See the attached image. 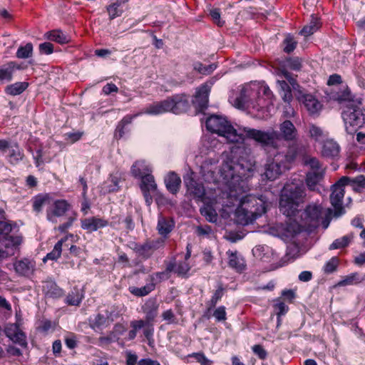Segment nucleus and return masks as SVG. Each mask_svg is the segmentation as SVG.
<instances>
[{
  "mask_svg": "<svg viewBox=\"0 0 365 365\" xmlns=\"http://www.w3.org/2000/svg\"><path fill=\"white\" fill-rule=\"evenodd\" d=\"M46 38L56 41L60 44H65L70 41V37L60 30H53L45 34Z\"/></svg>",
  "mask_w": 365,
  "mask_h": 365,
  "instance_id": "2f4dec72",
  "label": "nucleus"
},
{
  "mask_svg": "<svg viewBox=\"0 0 365 365\" xmlns=\"http://www.w3.org/2000/svg\"><path fill=\"white\" fill-rule=\"evenodd\" d=\"M160 242L158 240H147L144 243H134L133 250L143 259L151 257L153 252L160 247Z\"/></svg>",
  "mask_w": 365,
  "mask_h": 365,
  "instance_id": "2eb2a0df",
  "label": "nucleus"
},
{
  "mask_svg": "<svg viewBox=\"0 0 365 365\" xmlns=\"http://www.w3.org/2000/svg\"><path fill=\"white\" fill-rule=\"evenodd\" d=\"M11 230L12 227L11 224L6 222L0 221V241L8 236Z\"/></svg>",
  "mask_w": 365,
  "mask_h": 365,
  "instance_id": "13d9d810",
  "label": "nucleus"
},
{
  "mask_svg": "<svg viewBox=\"0 0 365 365\" xmlns=\"http://www.w3.org/2000/svg\"><path fill=\"white\" fill-rule=\"evenodd\" d=\"M159 304L155 298L148 299L142 307V310L145 314V319L148 324L153 322L158 315Z\"/></svg>",
  "mask_w": 365,
  "mask_h": 365,
  "instance_id": "6ab92c4d",
  "label": "nucleus"
},
{
  "mask_svg": "<svg viewBox=\"0 0 365 365\" xmlns=\"http://www.w3.org/2000/svg\"><path fill=\"white\" fill-rule=\"evenodd\" d=\"M331 213L330 208L324 210L321 205L313 203L306 207L303 220L310 228H316L322 224L326 229L329 225Z\"/></svg>",
  "mask_w": 365,
  "mask_h": 365,
  "instance_id": "7ed1b4c3",
  "label": "nucleus"
},
{
  "mask_svg": "<svg viewBox=\"0 0 365 365\" xmlns=\"http://www.w3.org/2000/svg\"><path fill=\"white\" fill-rule=\"evenodd\" d=\"M187 195L197 201H202L205 195V189L202 182L196 181L192 177L185 179Z\"/></svg>",
  "mask_w": 365,
  "mask_h": 365,
  "instance_id": "4468645a",
  "label": "nucleus"
},
{
  "mask_svg": "<svg viewBox=\"0 0 365 365\" xmlns=\"http://www.w3.org/2000/svg\"><path fill=\"white\" fill-rule=\"evenodd\" d=\"M274 308L277 315L278 319H279L281 316L284 315L288 311V307L282 302H279V303L274 304Z\"/></svg>",
  "mask_w": 365,
  "mask_h": 365,
  "instance_id": "e2e57ef3",
  "label": "nucleus"
},
{
  "mask_svg": "<svg viewBox=\"0 0 365 365\" xmlns=\"http://www.w3.org/2000/svg\"><path fill=\"white\" fill-rule=\"evenodd\" d=\"M230 170L232 171L230 177L233 178L235 175L241 178H249L255 168V163L253 160H246L241 158L237 163H234L232 165L228 166Z\"/></svg>",
  "mask_w": 365,
  "mask_h": 365,
  "instance_id": "9d476101",
  "label": "nucleus"
},
{
  "mask_svg": "<svg viewBox=\"0 0 365 365\" xmlns=\"http://www.w3.org/2000/svg\"><path fill=\"white\" fill-rule=\"evenodd\" d=\"M201 365H211L212 362L202 353H194L192 355Z\"/></svg>",
  "mask_w": 365,
  "mask_h": 365,
  "instance_id": "774afa93",
  "label": "nucleus"
},
{
  "mask_svg": "<svg viewBox=\"0 0 365 365\" xmlns=\"http://www.w3.org/2000/svg\"><path fill=\"white\" fill-rule=\"evenodd\" d=\"M170 103V111L179 114L185 112L190 107L188 97L185 94H177L168 98Z\"/></svg>",
  "mask_w": 365,
  "mask_h": 365,
  "instance_id": "a211bd4d",
  "label": "nucleus"
},
{
  "mask_svg": "<svg viewBox=\"0 0 365 365\" xmlns=\"http://www.w3.org/2000/svg\"><path fill=\"white\" fill-rule=\"evenodd\" d=\"M16 273L22 276H29L35 269V262L29 259L24 258L16 261L14 264Z\"/></svg>",
  "mask_w": 365,
  "mask_h": 365,
  "instance_id": "aec40b11",
  "label": "nucleus"
},
{
  "mask_svg": "<svg viewBox=\"0 0 365 365\" xmlns=\"http://www.w3.org/2000/svg\"><path fill=\"white\" fill-rule=\"evenodd\" d=\"M210 14L212 17V21L218 26H222L224 24V21L220 19V9L215 8L212 9L210 11Z\"/></svg>",
  "mask_w": 365,
  "mask_h": 365,
  "instance_id": "680f3d73",
  "label": "nucleus"
},
{
  "mask_svg": "<svg viewBox=\"0 0 365 365\" xmlns=\"http://www.w3.org/2000/svg\"><path fill=\"white\" fill-rule=\"evenodd\" d=\"M215 68L216 66L215 64L204 66L202 63L197 62L194 65V69L203 75H208L211 73Z\"/></svg>",
  "mask_w": 365,
  "mask_h": 365,
  "instance_id": "5fc2aeb1",
  "label": "nucleus"
},
{
  "mask_svg": "<svg viewBox=\"0 0 365 365\" xmlns=\"http://www.w3.org/2000/svg\"><path fill=\"white\" fill-rule=\"evenodd\" d=\"M138 114L135 115H125L118 124L115 135L119 134V137L121 138L124 134V128L125 125L132 123L134 118H135Z\"/></svg>",
  "mask_w": 365,
  "mask_h": 365,
  "instance_id": "37998d69",
  "label": "nucleus"
},
{
  "mask_svg": "<svg viewBox=\"0 0 365 365\" xmlns=\"http://www.w3.org/2000/svg\"><path fill=\"white\" fill-rule=\"evenodd\" d=\"M252 351L260 359H265L267 356V351L260 344L252 346Z\"/></svg>",
  "mask_w": 365,
  "mask_h": 365,
  "instance_id": "0e129e2a",
  "label": "nucleus"
},
{
  "mask_svg": "<svg viewBox=\"0 0 365 365\" xmlns=\"http://www.w3.org/2000/svg\"><path fill=\"white\" fill-rule=\"evenodd\" d=\"M349 180L350 178L344 176L331 187L330 202L334 208V216L336 217H339L344 212L343 207L344 187L349 184Z\"/></svg>",
  "mask_w": 365,
  "mask_h": 365,
  "instance_id": "20e7f679",
  "label": "nucleus"
},
{
  "mask_svg": "<svg viewBox=\"0 0 365 365\" xmlns=\"http://www.w3.org/2000/svg\"><path fill=\"white\" fill-rule=\"evenodd\" d=\"M71 205L66 200H55L51 207L46 210L47 219L56 222V217H61L70 209Z\"/></svg>",
  "mask_w": 365,
  "mask_h": 365,
  "instance_id": "ddd939ff",
  "label": "nucleus"
},
{
  "mask_svg": "<svg viewBox=\"0 0 365 365\" xmlns=\"http://www.w3.org/2000/svg\"><path fill=\"white\" fill-rule=\"evenodd\" d=\"M281 196L302 203L306 196L304 186L303 184L294 182L287 183L282 189Z\"/></svg>",
  "mask_w": 365,
  "mask_h": 365,
  "instance_id": "9b49d317",
  "label": "nucleus"
},
{
  "mask_svg": "<svg viewBox=\"0 0 365 365\" xmlns=\"http://www.w3.org/2000/svg\"><path fill=\"white\" fill-rule=\"evenodd\" d=\"M263 175L269 180H274L278 178L288 167L281 159L279 154H276L273 158H269L264 165Z\"/></svg>",
  "mask_w": 365,
  "mask_h": 365,
  "instance_id": "6e6552de",
  "label": "nucleus"
},
{
  "mask_svg": "<svg viewBox=\"0 0 365 365\" xmlns=\"http://www.w3.org/2000/svg\"><path fill=\"white\" fill-rule=\"evenodd\" d=\"M51 198L48 194H39L32 199L33 210L36 212L42 210L43 205L51 204Z\"/></svg>",
  "mask_w": 365,
  "mask_h": 365,
  "instance_id": "c756f323",
  "label": "nucleus"
},
{
  "mask_svg": "<svg viewBox=\"0 0 365 365\" xmlns=\"http://www.w3.org/2000/svg\"><path fill=\"white\" fill-rule=\"evenodd\" d=\"M22 242V238L20 236H12L9 235L5 238H3L0 242L6 248H10L19 246Z\"/></svg>",
  "mask_w": 365,
  "mask_h": 365,
  "instance_id": "79ce46f5",
  "label": "nucleus"
},
{
  "mask_svg": "<svg viewBox=\"0 0 365 365\" xmlns=\"http://www.w3.org/2000/svg\"><path fill=\"white\" fill-rule=\"evenodd\" d=\"M303 160L304 164L309 167V171H319L320 170H325L317 158L305 155Z\"/></svg>",
  "mask_w": 365,
  "mask_h": 365,
  "instance_id": "ea45409f",
  "label": "nucleus"
},
{
  "mask_svg": "<svg viewBox=\"0 0 365 365\" xmlns=\"http://www.w3.org/2000/svg\"><path fill=\"white\" fill-rule=\"evenodd\" d=\"M148 170H149L148 167L145 165L144 161H136L132 165L130 172L134 177L142 178V176L144 175H143V173Z\"/></svg>",
  "mask_w": 365,
  "mask_h": 365,
  "instance_id": "a19ab883",
  "label": "nucleus"
},
{
  "mask_svg": "<svg viewBox=\"0 0 365 365\" xmlns=\"http://www.w3.org/2000/svg\"><path fill=\"white\" fill-rule=\"evenodd\" d=\"M20 67L16 65L14 61H10L8 63L3 65L0 67V82L10 81L13 77V73L16 69H19Z\"/></svg>",
  "mask_w": 365,
  "mask_h": 365,
  "instance_id": "cd10ccee",
  "label": "nucleus"
},
{
  "mask_svg": "<svg viewBox=\"0 0 365 365\" xmlns=\"http://www.w3.org/2000/svg\"><path fill=\"white\" fill-rule=\"evenodd\" d=\"M308 136L315 142H322L325 140L327 136L323 128L314 123H309L307 126Z\"/></svg>",
  "mask_w": 365,
  "mask_h": 365,
  "instance_id": "b1692460",
  "label": "nucleus"
},
{
  "mask_svg": "<svg viewBox=\"0 0 365 365\" xmlns=\"http://www.w3.org/2000/svg\"><path fill=\"white\" fill-rule=\"evenodd\" d=\"M320 27V20L317 17L312 16L309 24L304 26L301 31V34L304 36H309L316 32Z\"/></svg>",
  "mask_w": 365,
  "mask_h": 365,
  "instance_id": "473e14b6",
  "label": "nucleus"
},
{
  "mask_svg": "<svg viewBox=\"0 0 365 365\" xmlns=\"http://www.w3.org/2000/svg\"><path fill=\"white\" fill-rule=\"evenodd\" d=\"M282 63L276 71L277 75L281 78H284L292 86L293 90L301 88L296 78L287 71V68L294 71H299L302 68V59L298 57L287 58Z\"/></svg>",
  "mask_w": 365,
  "mask_h": 365,
  "instance_id": "39448f33",
  "label": "nucleus"
},
{
  "mask_svg": "<svg viewBox=\"0 0 365 365\" xmlns=\"http://www.w3.org/2000/svg\"><path fill=\"white\" fill-rule=\"evenodd\" d=\"M189 270L190 266L186 261L180 262L176 264V274L178 275H185Z\"/></svg>",
  "mask_w": 365,
  "mask_h": 365,
  "instance_id": "052dcab7",
  "label": "nucleus"
},
{
  "mask_svg": "<svg viewBox=\"0 0 365 365\" xmlns=\"http://www.w3.org/2000/svg\"><path fill=\"white\" fill-rule=\"evenodd\" d=\"M43 290L46 296L50 297H57L61 294V289L53 282H47L46 284L43 286Z\"/></svg>",
  "mask_w": 365,
  "mask_h": 365,
  "instance_id": "c03bdc74",
  "label": "nucleus"
},
{
  "mask_svg": "<svg viewBox=\"0 0 365 365\" xmlns=\"http://www.w3.org/2000/svg\"><path fill=\"white\" fill-rule=\"evenodd\" d=\"M361 280L359 278V275L358 273H352L350 275L346 276L344 279L339 282V286H346L351 285L354 284H358L361 282Z\"/></svg>",
  "mask_w": 365,
  "mask_h": 365,
  "instance_id": "09e8293b",
  "label": "nucleus"
},
{
  "mask_svg": "<svg viewBox=\"0 0 365 365\" xmlns=\"http://www.w3.org/2000/svg\"><path fill=\"white\" fill-rule=\"evenodd\" d=\"M301 203L294 200H290L289 198L280 196L279 209L280 211L287 217L295 215L298 212V207Z\"/></svg>",
  "mask_w": 365,
  "mask_h": 365,
  "instance_id": "412c9836",
  "label": "nucleus"
},
{
  "mask_svg": "<svg viewBox=\"0 0 365 365\" xmlns=\"http://www.w3.org/2000/svg\"><path fill=\"white\" fill-rule=\"evenodd\" d=\"M306 153L307 148L300 140L289 143L285 153H277L289 169L298 158H304Z\"/></svg>",
  "mask_w": 365,
  "mask_h": 365,
  "instance_id": "0eeeda50",
  "label": "nucleus"
},
{
  "mask_svg": "<svg viewBox=\"0 0 365 365\" xmlns=\"http://www.w3.org/2000/svg\"><path fill=\"white\" fill-rule=\"evenodd\" d=\"M340 151L339 144L332 139H327L324 140L321 154L323 157L327 158H334L338 156Z\"/></svg>",
  "mask_w": 365,
  "mask_h": 365,
  "instance_id": "4be33fe9",
  "label": "nucleus"
},
{
  "mask_svg": "<svg viewBox=\"0 0 365 365\" xmlns=\"http://www.w3.org/2000/svg\"><path fill=\"white\" fill-rule=\"evenodd\" d=\"M110 322L108 317L98 314L95 318L90 322V326L93 329H101L109 326Z\"/></svg>",
  "mask_w": 365,
  "mask_h": 365,
  "instance_id": "c9c22d12",
  "label": "nucleus"
},
{
  "mask_svg": "<svg viewBox=\"0 0 365 365\" xmlns=\"http://www.w3.org/2000/svg\"><path fill=\"white\" fill-rule=\"evenodd\" d=\"M335 99L339 102L347 101L349 104L359 103L361 104L360 100L354 101L350 90L347 87H344L341 91L337 92L334 96Z\"/></svg>",
  "mask_w": 365,
  "mask_h": 365,
  "instance_id": "72a5a7b5",
  "label": "nucleus"
},
{
  "mask_svg": "<svg viewBox=\"0 0 365 365\" xmlns=\"http://www.w3.org/2000/svg\"><path fill=\"white\" fill-rule=\"evenodd\" d=\"M33 45L31 43H27L24 46H20L16 51V57L19 58H28L32 56Z\"/></svg>",
  "mask_w": 365,
  "mask_h": 365,
  "instance_id": "a18cd8bd",
  "label": "nucleus"
},
{
  "mask_svg": "<svg viewBox=\"0 0 365 365\" xmlns=\"http://www.w3.org/2000/svg\"><path fill=\"white\" fill-rule=\"evenodd\" d=\"M129 292L136 297H144L150 294L155 289V285L153 283L149 282L148 284L142 287H130Z\"/></svg>",
  "mask_w": 365,
  "mask_h": 365,
  "instance_id": "f704fd0d",
  "label": "nucleus"
},
{
  "mask_svg": "<svg viewBox=\"0 0 365 365\" xmlns=\"http://www.w3.org/2000/svg\"><path fill=\"white\" fill-rule=\"evenodd\" d=\"M339 264V259L337 257L331 258L324 265V272L330 274L335 272Z\"/></svg>",
  "mask_w": 365,
  "mask_h": 365,
  "instance_id": "603ef678",
  "label": "nucleus"
},
{
  "mask_svg": "<svg viewBox=\"0 0 365 365\" xmlns=\"http://www.w3.org/2000/svg\"><path fill=\"white\" fill-rule=\"evenodd\" d=\"M206 128L212 133L225 137L230 143H242L246 138L255 140L261 146L273 145L276 137L275 132L243 127L237 131L223 117L213 115L206 120Z\"/></svg>",
  "mask_w": 365,
  "mask_h": 365,
  "instance_id": "f257e3e1",
  "label": "nucleus"
},
{
  "mask_svg": "<svg viewBox=\"0 0 365 365\" xmlns=\"http://www.w3.org/2000/svg\"><path fill=\"white\" fill-rule=\"evenodd\" d=\"M352 240V236L346 235L341 238L336 239L330 245V250L340 249L346 247Z\"/></svg>",
  "mask_w": 365,
  "mask_h": 365,
  "instance_id": "49530a36",
  "label": "nucleus"
},
{
  "mask_svg": "<svg viewBox=\"0 0 365 365\" xmlns=\"http://www.w3.org/2000/svg\"><path fill=\"white\" fill-rule=\"evenodd\" d=\"M324 176V170L319 171H309L306 176V184L308 188L314 191L317 185L323 180Z\"/></svg>",
  "mask_w": 365,
  "mask_h": 365,
  "instance_id": "393cba45",
  "label": "nucleus"
},
{
  "mask_svg": "<svg viewBox=\"0 0 365 365\" xmlns=\"http://www.w3.org/2000/svg\"><path fill=\"white\" fill-rule=\"evenodd\" d=\"M299 101L302 102L311 114L317 113L322 108L320 102L311 94H305L300 88L294 90Z\"/></svg>",
  "mask_w": 365,
  "mask_h": 365,
  "instance_id": "dca6fc26",
  "label": "nucleus"
},
{
  "mask_svg": "<svg viewBox=\"0 0 365 365\" xmlns=\"http://www.w3.org/2000/svg\"><path fill=\"white\" fill-rule=\"evenodd\" d=\"M213 316L217 321H225L227 319L225 307L221 306L217 308L213 313Z\"/></svg>",
  "mask_w": 365,
  "mask_h": 365,
  "instance_id": "338daca9",
  "label": "nucleus"
},
{
  "mask_svg": "<svg viewBox=\"0 0 365 365\" xmlns=\"http://www.w3.org/2000/svg\"><path fill=\"white\" fill-rule=\"evenodd\" d=\"M174 227V222L170 217L160 215L158 218L157 229L161 235L169 234Z\"/></svg>",
  "mask_w": 365,
  "mask_h": 365,
  "instance_id": "c85d7f7f",
  "label": "nucleus"
},
{
  "mask_svg": "<svg viewBox=\"0 0 365 365\" xmlns=\"http://www.w3.org/2000/svg\"><path fill=\"white\" fill-rule=\"evenodd\" d=\"M229 259V265L235 269L238 272H241L245 269V264L243 258L240 257L237 255V252L228 251L227 252Z\"/></svg>",
  "mask_w": 365,
  "mask_h": 365,
  "instance_id": "7c9ffc66",
  "label": "nucleus"
},
{
  "mask_svg": "<svg viewBox=\"0 0 365 365\" xmlns=\"http://www.w3.org/2000/svg\"><path fill=\"white\" fill-rule=\"evenodd\" d=\"M166 188L173 194H176L180 187L181 179L179 175L173 172L169 173L165 178Z\"/></svg>",
  "mask_w": 365,
  "mask_h": 365,
  "instance_id": "a878e982",
  "label": "nucleus"
},
{
  "mask_svg": "<svg viewBox=\"0 0 365 365\" xmlns=\"http://www.w3.org/2000/svg\"><path fill=\"white\" fill-rule=\"evenodd\" d=\"M210 90L207 84H203L196 92L195 101L200 109L206 108L207 106Z\"/></svg>",
  "mask_w": 365,
  "mask_h": 365,
  "instance_id": "bb28decb",
  "label": "nucleus"
},
{
  "mask_svg": "<svg viewBox=\"0 0 365 365\" xmlns=\"http://www.w3.org/2000/svg\"><path fill=\"white\" fill-rule=\"evenodd\" d=\"M28 86L29 83L26 82H17L7 86L5 91L9 95L16 96L23 93Z\"/></svg>",
  "mask_w": 365,
  "mask_h": 365,
  "instance_id": "4c0bfd02",
  "label": "nucleus"
},
{
  "mask_svg": "<svg viewBox=\"0 0 365 365\" xmlns=\"http://www.w3.org/2000/svg\"><path fill=\"white\" fill-rule=\"evenodd\" d=\"M223 291H224V289L220 285L218 287V289L215 292L213 296L212 297V299L208 302V305H209L208 309L209 310H210L212 307H215L216 306L218 300H220L222 297Z\"/></svg>",
  "mask_w": 365,
  "mask_h": 365,
  "instance_id": "6e6d98bb",
  "label": "nucleus"
},
{
  "mask_svg": "<svg viewBox=\"0 0 365 365\" xmlns=\"http://www.w3.org/2000/svg\"><path fill=\"white\" fill-rule=\"evenodd\" d=\"M39 51L41 54H51L53 51V45L49 42L41 43L39 45Z\"/></svg>",
  "mask_w": 365,
  "mask_h": 365,
  "instance_id": "69168bd1",
  "label": "nucleus"
},
{
  "mask_svg": "<svg viewBox=\"0 0 365 365\" xmlns=\"http://www.w3.org/2000/svg\"><path fill=\"white\" fill-rule=\"evenodd\" d=\"M120 4L118 2L113 3L108 6L107 10L110 19H113L117 16H119L122 11L119 9Z\"/></svg>",
  "mask_w": 365,
  "mask_h": 365,
  "instance_id": "4d7b16f0",
  "label": "nucleus"
},
{
  "mask_svg": "<svg viewBox=\"0 0 365 365\" xmlns=\"http://www.w3.org/2000/svg\"><path fill=\"white\" fill-rule=\"evenodd\" d=\"M360 105L359 103L349 104L346 109L343 112L342 117L346 125V128L349 125L356 129L364 125L365 117L360 108Z\"/></svg>",
  "mask_w": 365,
  "mask_h": 365,
  "instance_id": "423d86ee",
  "label": "nucleus"
},
{
  "mask_svg": "<svg viewBox=\"0 0 365 365\" xmlns=\"http://www.w3.org/2000/svg\"><path fill=\"white\" fill-rule=\"evenodd\" d=\"M109 225L108 220L98 216H93L81 220V227L88 233L104 228Z\"/></svg>",
  "mask_w": 365,
  "mask_h": 365,
  "instance_id": "f3484780",
  "label": "nucleus"
},
{
  "mask_svg": "<svg viewBox=\"0 0 365 365\" xmlns=\"http://www.w3.org/2000/svg\"><path fill=\"white\" fill-rule=\"evenodd\" d=\"M283 44L284 45L283 48L284 51L285 53H289L295 49L297 45V42L294 40L293 36L289 34L283 41Z\"/></svg>",
  "mask_w": 365,
  "mask_h": 365,
  "instance_id": "3c124183",
  "label": "nucleus"
},
{
  "mask_svg": "<svg viewBox=\"0 0 365 365\" xmlns=\"http://www.w3.org/2000/svg\"><path fill=\"white\" fill-rule=\"evenodd\" d=\"M82 299V295L78 290L75 289L69 293L66 297V302L69 305L77 306Z\"/></svg>",
  "mask_w": 365,
  "mask_h": 365,
  "instance_id": "8fccbe9b",
  "label": "nucleus"
},
{
  "mask_svg": "<svg viewBox=\"0 0 365 365\" xmlns=\"http://www.w3.org/2000/svg\"><path fill=\"white\" fill-rule=\"evenodd\" d=\"M279 128V133L277 134V133L275 131L276 137L274 138V143L273 145H270L271 147H276V140L278 139V136L283 140L288 143L299 140V134L298 130L289 120H286L280 123ZM269 132H274V130ZM268 146L269 145H267L266 147Z\"/></svg>",
  "mask_w": 365,
  "mask_h": 365,
  "instance_id": "1a4fd4ad",
  "label": "nucleus"
},
{
  "mask_svg": "<svg viewBox=\"0 0 365 365\" xmlns=\"http://www.w3.org/2000/svg\"><path fill=\"white\" fill-rule=\"evenodd\" d=\"M140 188L142 190L155 191L157 185L155 182L153 175L150 174H145L141 178Z\"/></svg>",
  "mask_w": 365,
  "mask_h": 365,
  "instance_id": "e433bc0d",
  "label": "nucleus"
},
{
  "mask_svg": "<svg viewBox=\"0 0 365 365\" xmlns=\"http://www.w3.org/2000/svg\"><path fill=\"white\" fill-rule=\"evenodd\" d=\"M4 334L14 343L24 348L27 347L26 336L17 324H7L4 328Z\"/></svg>",
  "mask_w": 365,
  "mask_h": 365,
  "instance_id": "f8f14e48",
  "label": "nucleus"
},
{
  "mask_svg": "<svg viewBox=\"0 0 365 365\" xmlns=\"http://www.w3.org/2000/svg\"><path fill=\"white\" fill-rule=\"evenodd\" d=\"M66 240V238L61 239V240H59L55 245L53 250L46 255V256L43 259V261L46 262L48 259L56 260L57 259H58L61 255L63 243Z\"/></svg>",
  "mask_w": 365,
  "mask_h": 365,
  "instance_id": "58836bf2",
  "label": "nucleus"
},
{
  "mask_svg": "<svg viewBox=\"0 0 365 365\" xmlns=\"http://www.w3.org/2000/svg\"><path fill=\"white\" fill-rule=\"evenodd\" d=\"M170 103L168 98L164 101L154 102L145 108L144 113L150 115H160L170 111Z\"/></svg>",
  "mask_w": 365,
  "mask_h": 365,
  "instance_id": "5701e85b",
  "label": "nucleus"
},
{
  "mask_svg": "<svg viewBox=\"0 0 365 365\" xmlns=\"http://www.w3.org/2000/svg\"><path fill=\"white\" fill-rule=\"evenodd\" d=\"M266 212V202L262 197L252 195L245 197L235 212L237 223L247 225Z\"/></svg>",
  "mask_w": 365,
  "mask_h": 365,
  "instance_id": "f03ea898",
  "label": "nucleus"
},
{
  "mask_svg": "<svg viewBox=\"0 0 365 365\" xmlns=\"http://www.w3.org/2000/svg\"><path fill=\"white\" fill-rule=\"evenodd\" d=\"M245 92H246L245 90H242L240 96L236 98L235 104H236L237 107L239 108H245V107L249 106L248 99H247V96H245Z\"/></svg>",
  "mask_w": 365,
  "mask_h": 365,
  "instance_id": "bf43d9fd",
  "label": "nucleus"
},
{
  "mask_svg": "<svg viewBox=\"0 0 365 365\" xmlns=\"http://www.w3.org/2000/svg\"><path fill=\"white\" fill-rule=\"evenodd\" d=\"M200 213L205 216L206 220L209 222H215L217 220V213L215 210L210 206L205 207L200 209Z\"/></svg>",
  "mask_w": 365,
  "mask_h": 365,
  "instance_id": "864d4df0",
  "label": "nucleus"
},
{
  "mask_svg": "<svg viewBox=\"0 0 365 365\" xmlns=\"http://www.w3.org/2000/svg\"><path fill=\"white\" fill-rule=\"evenodd\" d=\"M170 277V275L168 274L165 271L158 272L149 275L148 281L153 283L155 286L157 283L168 279Z\"/></svg>",
  "mask_w": 365,
  "mask_h": 365,
  "instance_id": "de8ad7c7",
  "label": "nucleus"
}]
</instances>
